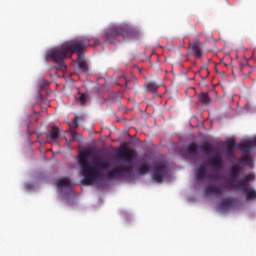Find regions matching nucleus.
Masks as SVG:
<instances>
[{"instance_id": "nucleus-1", "label": "nucleus", "mask_w": 256, "mask_h": 256, "mask_svg": "<svg viewBox=\"0 0 256 256\" xmlns=\"http://www.w3.org/2000/svg\"><path fill=\"white\" fill-rule=\"evenodd\" d=\"M91 38H82L81 40H71L55 49L51 50L45 56L46 60H52L56 65V70L67 71L65 59L68 52L77 54L78 58H81L86 47L90 46Z\"/></svg>"}, {"instance_id": "nucleus-2", "label": "nucleus", "mask_w": 256, "mask_h": 256, "mask_svg": "<svg viewBox=\"0 0 256 256\" xmlns=\"http://www.w3.org/2000/svg\"><path fill=\"white\" fill-rule=\"evenodd\" d=\"M97 161L98 162L91 166L87 153H82L79 155L78 163L83 176V184L92 185L96 180L99 179V171L108 170L111 167L110 162L103 160L102 157H98Z\"/></svg>"}, {"instance_id": "nucleus-3", "label": "nucleus", "mask_w": 256, "mask_h": 256, "mask_svg": "<svg viewBox=\"0 0 256 256\" xmlns=\"http://www.w3.org/2000/svg\"><path fill=\"white\" fill-rule=\"evenodd\" d=\"M242 168L239 165H233L229 170V179H225L223 184L226 189H238L240 191H248L250 181L253 180V175H244L240 180Z\"/></svg>"}, {"instance_id": "nucleus-4", "label": "nucleus", "mask_w": 256, "mask_h": 256, "mask_svg": "<svg viewBox=\"0 0 256 256\" xmlns=\"http://www.w3.org/2000/svg\"><path fill=\"white\" fill-rule=\"evenodd\" d=\"M118 36H121L126 41L134 39L137 36V32L129 25H114L105 32V40L110 44H117Z\"/></svg>"}, {"instance_id": "nucleus-5", "label": "nucleus", "mask_w": 256, "mask_h": 256, "mask_svg": "<svg viewBox=\"0 0 256 256\" xmlns=\"http://www.w3.org/2000/svg\"><path fill=\"white\" fill-rule=\"evenodd\" d=\"M166 172V165L164 163H157L152 174V179L156 183H163Z\"/></svg>"}, {"instance_id": "nucleus-6", "label": "nucleus", "mask_w": 256, "mask_h": 256, "mask_svg": "<svg viewBox=\"0 0 256 256\" xmlns=\"http://www.w3.org/2000/svg\"><path fill=\"white\" fill-rule=\"evenodd\" d=\"M132 172L133 167L131 166L115 167L107 173L106 178L115 179L117 176H123V173L130 175Z\"/></svg>"}, {"instance_id": "nucleus-7", "label": "nucleus", "mask_w": 256, "mask_h": 256, "mask_svg": "<svg viewBox=\"0 0 256 256\" xmlns=\"http://www.w3.org/2000/svg\"><path fill=\"white\" fill-rule=\"evenodd\" d=\"M119 158L126 163H132L136 158L135 152H128L126 145H124L118 152Z\"/></svg>"}, {"instance_id": "nucleus-8", "label": "nucleus", "mask_w": 256, "mask_h": 256, "mask_svg": "<svg viewBox=\"0 0 256 256\" xmlns=\"http://www.w3.org/2000/svg\"><path fill=\"white\" fill-rule=\"evenodd\" d=\"M188 51L196 59H200L203 56V51L199 40H195L193 44H189Z\"/></svg>"}, {"instance_id": "nucleus-9", "label": "nucleus", "mask_w": 256, "mask_h": 256, "mask_svg": "<svg viewBox=\"0 0 256 256\" xmlns=\"http://www.w3.org/2000/svg\"><path fill=\"white\" fill-rule=\"evenodd\" d=\"M208 166L212 167L217 172H221L224 169V159L220 156L208 159Z\"/></svg>"}, {"instance_id": "nucleus-10", "label": "nucleus", "mask_w": 256, "mask_h": 256, "mask_svg": "<svg viewBox=\"0 0 256 256\" xmlns=\"http://www.w3.org/2000/svg\"><path fill=\"white\" fill-rule=\"evenodd\" d=\"M205 192L207 195H215V196L223 195V190L215 183L206 185Z\"/></svg>"}, {"instance_id": "nucleus-11", "label": "nucleus", "mask_w": 256, "mask_h": 256, "mask_svg": "<svg viewBox=\"0 0 256 256\" xmlns=\"http://www.w3.org/2000/svg\"><path fill=\"white\" fill-rule=\"evenodd\" d=\"M208 175L207 167L205 165H201L199 168L195 170V178L196 181L201 183L203 182Z\"/></svg>"}, {"instance_id": "nucleus-12", "label": "nucleus", "mask_w": 256, "mask_h": 256, "mask_svg": "<svg viewBox=\"0 0 256 256\" xmlns=\"http://www.w3.org/2000/svg\"><path fill=\"white\" fill-rule=\"evenodd\" d=\"M253 146L256 147V137L251 140H245L244 142L239 144L241 152H251Z\"/></svg>"}, {"instance_id": "nucleus-13", "label": "nucleus", "mask_w": 256, "mask_h": 256, "mask_svg": "<svg viewBox=\"0 0 256 256\" xmlns=\"http://www.w3.org/2000/svg\"><path fill=\"white\" fill-rule=\"evenodd\" d=\"M60 132H61L60 128L53 126L51 127V130L49 132H46L45 134L47 139L56 141L60 136Z\"/></svg>"}, {"instance_id": "nucleus-14", "label": "nucleus", "mask_w": 256, "mask_h": 256, "mask_svg": "<svg viewBox=\"0 0 256 256\" xmlns=\"http://www.w3.org/2000/svg\"><path fill=\"white\" fill-rule=\"evenodd\" d=\"M150 171H151V164L149 162H142L137 168V172L141 176L148 174Z\"/></svg>"}, {"instance_id": "nucleus-15", "label": "nucleus", "mask_w": 256, "mask_h": 256, "mask_svg": "<svg viewBox=\"0 0 256 256\" xmlns=\"http://www.w3.org/2000/svg\"><path fill=\"white\" fill-rule=\"evenodd\" d=\"M69 127L72 129L71 131H69L71 133V135H72L71 141H76V136L79 135L77 133V131H75V129L79 127V123H78V118L77 117H75L74 120L69 123Z\"/></svg>"}, {"instance_id": "nucleus-16", "label": "nucleus", "mask_w": 256, "mask_h": 256, "mask_svg": "<svg viewBox=\"0 0 256 256\" xmlns=\"http://www.w3.org/2000/svg\"><path fill=\"white\" fill-rule=\"evenodd\" d=\"M187 153L189 155H193V156L198 155L199 154V145H198V143L191 142L190 144H188Z\"/></svg>"}, {"instance_id": "nucleus-17", "label": "nucleus", "mask_w": 256, "mask_h": 256, "mask_svg": "<svg viewBox=\"0 0 256 256\" xmlns=\"http://www.w3.org/2000/svg\"><path fill=\"white\" fill-rule=\"evenodd\" d=\"M198 99H199V102L204 106H208L212 102V99L210 98L209 94L204 92L198 95Z\"/></svg>"}, {"instance_id": "nucleus-18", "label": "nucleus", "mask_w": 256, "mask_h": 256, "mask_svg": "<svg viewBox=\"0 0 256 256\" xmlns=\"http://www.w3.org/2000/svg\"><path fill=\"white\" fill-rule=\"evenodd\" d=\"M227 150L230 156H233L236 150V141L235 139H230L226 142Z\"/></svg>"}, {"instance_id": "nucleus-19", "label": "nucleus", "mask_w": 256, "mask_h": 256, "mask_svg": "<svg viewBox=\"0 0 256 256\" xmlns=\"http://www.w3.org/2000/svg\"><path fill=\"white\" fill-rule=\"evenodd\" d=\"M201 151L205 152L207 155L215 152V148L211 143L205 142L201 145Z\"/></svg>"}, {"instance_id": "nucleus-20", "label": "nucleus", "mask_w": 256, "mask_h": 256, "mask_svg": "<svg viewBox=\"0 0 256 256\" xmlns=\"http://www.w3.org/2000/svg\"><path fill=\"white\" fill-rule=\"evenodd\" d=\"M78 68L81 69L82 72H88L89 67L87 62L84 60V55L82 57H78Z\"/></svg>"}, {"instance_id": "nucleus-21", "label": "nucleus", "mask_w": 256, "mask_h": 256, "mask_svg": "<svg viewBox=\"0 0 256 256\" xmlns=\"http://www.w3.org/2000/svg\"><path fill=\"white\" fill-rule=\"evenodd\" d=\"M56 185H57L58 188H64V187H71L72 183H71V180L69 178L65 177L61 180H58Z\"/></svg>"}, {"instance_id": "nucleus-22", "label": "nucleus", "mask_w": 256, "mask_h": 256, "mask_svg": "<svg viewBox=\"0 0 256 256\" xmlns=\"http://www.w3.org/2000/svg\"><path fill=\"white\" fill-rule=\"evenodd\" d=\"M145 88L148 92L156 93L159 89V85L155 82H148L145 84Z\"/></svg>"}, {"instance_id": "nucleus-23", "label": "nucleus", "mask_w": 256, "mask_h": 256, "mask_svg": "<svg viewBox=\"0 0 256 256\" xmlns=\"http://www.w3.org/2000/svg\"><path fill=\"white\" fill-rule=\"evenodd\" d=\"M250 152H242V162L246 163V165H251V155L249 154Z\"/></svg>"}, {"instance_id": "nucleus-24", "label": "nucleus", "mask_w": 256, "mask_h": 256, "mask_svg": "<svg viewBox=\"0 0 256 256\" xmlns=\"http://www.w3.org/2000/svg\"><path fill=\"white\" fill-rule=\"evenodd\" d=\"M242 192H247V195H246L247 200L256 199V191L255 190L250 191L249 189H247V191H242Z\"/></svg>"}, {"instance_id": "nucleus-25", "label": "nucleus", "mask_w": 256, "mask_h": 256, "mask_svg": "<svg viewBox=\"0 0 256 256\" xmlns=\"http://www.w3.org/2000/svg\"><path fill=\"white\" fill-rule=\"evenodd\" d=\"M87 99H88L87 94H81L79 98H76V100L79 101L81 105H85Z\"/></svg>"}, {"instance_id": "nucleus-26", "label": "nucleus", "mask_w": 256, "mask_h": 256, "mask_svg": "<svg viewBox=\"0 0 256 256\" xmlns=\"http://www.w3.org/2000/svg\"><path fill=\"white\" fill-rule=\"evenodd\" d=\"M232 206L231 201H225L220 205L221 210H226Z\"/></svg>"}, {"instance_id": "nucleus-27", "label": "nucleus", "mask_w": 256, "mask_h": 256, "mask_svg": "<svg viewBox=\"0 0 256 256\" xmlns=\"http://www.w3.org/2000/svg\"><path fill=\"white\" fill-rule=\"evenodd\" d=\"M208 177H209V179H211L212 181H216V180L219 179V174H218V173H214V174H212V175H209Z\"/></svg>"}, {"instance_id": "nucleus-28", "label": "nucleus", "mask_w": 256, "mask_h": 256, "mask_svg": "<svg viewBox=\"0 0 256 256\" xmlns=\"http://www.w3.org/2000/svg\"><path fill=\"white\" fill-rule=\"evenodd\" d=\"M206 72H207V76L210 75V71H209V68H205Z\"/></svg>"}, {"instance_id": "nucleus-29", "label": "nucleus", "mask_w": 256, "mask_h": 256, "mask_svg": "<svg viewBox=\"0 0 256 256\" xmlns=\"http://www.w3.org/2000/svg\"><path fill=\"white\" fill-rule=\"evenodd\" d=\"M220 74H221L222 76H225V75H226V72H220Z\"/></svg>"}, {"instance_id": "nucleus-30", "label": "nucleus", "mask_w": 256, "mask_h": 256, "mask_svg": "<svg viewBox=\"0 0 256 256\" xmlns=\"http://www.w3.org/2000/svg\"><path fill=\"white\" fill-rule=\"evenodd\" d=\"M207 77H208V76H206V77H201L202 81H205Z\"/></svg>"}, {"instance_id": "nucleus-31", "label": "nucleus", "mask_w": 256, "mask_h": 256, "mask_svg": "<svg viewBox=\"0 0 256 256\" xmlns=\"http://www.w3.org/2000/svg\"><path fill=\"white\" fill-rule=\"evenodd\" d=\"M94 42H95V44H98V43H99L98 40H94Z\"/></svg>"}, {"instance_id": "nucleus-32", "label": "nucleus", "mask_w": 256, "mask_h": 256, "mask_svg": "<svg viewBox=\"0 0 256 256\" xmlns=\"http://www.w3.org/2000/svg\"><path fill=\"white\" fill-rule=\"evenodd\" d=\"M193 65H196L197 64V62L196 61H193V63H192Z\"/></svg>"}, {"instance_id": "nucleus-33", "label": "nucleus", "mask_w": 256, "mask_h": 256, "mask_svg": "<svg viewBox=\"0 0 256 256\" xmlns=\"http://www.w3.org/2000/svg\"><path fill=\"white\" fill-rule=\"evenodd\" d=\"M201 73V70H199L196 74H200Z\"/></svg>"}]
</instances>
